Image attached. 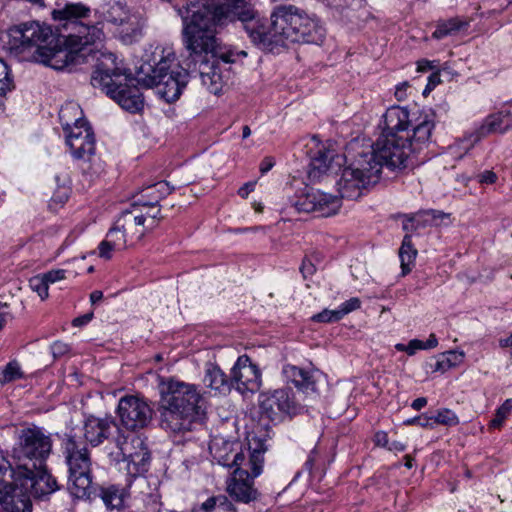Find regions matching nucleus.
<instances>
[{"mask_svg":"<svg viewBox=\"0 0 512 512\" xmlns=\"http://www.w3.org/2000/svg\"><path fill=\"white\" fill-rule=\"evenodd\" d=\"M52 451V440L39 428L23 429L13 451L16 473H27L46 464Z\"/></svg>","mask_w":512,"mask_h":512,"instance_id":"1a4fd4ad","label":"nucleus"},{"mask_svg":"<svg viewBox=\"0 0 512 512\" xmlns=\"http://www.w3.org/2000/svg\"><path fill=\"white\" fill-rule=\"evenodd\" d=\"M98 496L108 510H120L125 506L128 491L119 484H103L98 488Z\"/></svg>","mask_w":512,"mask_h":512,"instance_id":"a878e982","label":"nucleus"},{"mask_svg":"<svg viewBox=\"0 0 512 512\" xmlns=\"http://www.w3.org/2000/svg\"><path fill=\"white\" fill-rule=\"evenodd\" d=\"M129 13L120 2H113L102 8L101 19L113 25H123L129 21Z\"/></svg>","mask_w":512,"mask_h":512,"instance_id":"473e14b6","label":"nucleus"},{"mask_svg":"<svg viewBox=\"0 0 512 512\" xmlns=\"http://www.w3.org/2000/svg\"><path fill=\"white\" fill-rule=\"evenodd\" d=\"M460 27L461 22L456 18H452L447 21L439 23L432 35L436 39H441L454 32H457L460 29Z\"/></svg>","mask_w":512,"mask_h":512,"instance_id":"79ce46f5","label":"nucleus"},{"mask_svg":"<svg viewBox=\"0 0 512 512\" xmlns=\"http://www.w3.org/2000/svg\"><path fill=\"white\" fill-rule=\"evenodd\" d=\"M341 315L339 312V309L336 310H328L325 309L322 312L315 314L312 317V320L315 322H322V323H331V322H337L341 320Z\"/></svg>","mask_w":512,"mask_h":512,"instance_id":"3c124183","label":"nucleus"},{"mask_svg":"<svg viewBox=\"0 0 512 512\" xmlns=\"http://www.w3.org/2000/svg\"><path fill=\"white\" fill-rule=\"evenodd\" d=\"M174 190L173 187H170L169 183L166 181H160L154 185H151L146 188L147 196L151 198L150 201H143V206H149L154 207L156 206L159 201L166 197L167 195H170L172 191Z\"/></svg>","mask_w":512,"mask_h":512,"instance_id":"58836bf2","label":"nucleus"},{"mask_svg":"<svg viewBox=\"0 0 512 512\" xmlns=\"http://www.w3.org/2000/svg\"><path fill=\"white\" fill-rule=\"evenodd\" d=\"M511 126V120L509 114H496L489 116L484 124L480 127L477 133L476 140L486 136L489 133H504Z\"/></svg>","mask_w":512,"mask_h":512,"instance_id":"c85d7f7f","label":"nucleus"},{"mask_svg":"<svg viewBox=\"0 0 512 512\" xmlns=\"http://www.w3.org/2000/svg\"><path fill=\"white\" fill-rule=\"evenodd\" d=\"M440 83V75L439 73H432L429 76V82L426 86V89L424 90V93H426L428 90L433 89L437 84Z\"/></svg>","mask_w":512,"mask_h":512,"instance_id":"338daca9","label":"nucleus"},{"mask_svg":"<svg viewBox=\"0 0 512 512\" xmlns=\"http://www.w3.org/2000/svg\"><path fill=\"white\" fill-rule=\"evenodd\" d=\"M0 505L6 512H32V502L28 491L22 487L11 488L0 498Z\"/></svg>","mask_w":512,"mask_h":512,"instance_id":"393cba45","label":"nucleus"},{"mask_svg":"<svg viewBox=\"0 0 512 512\" xmlns=\"http://www.w3.org/2000/svg\"><path fill=\"white\" fill-rule=\"evenodd\" d=\"M189 14L187 23L199 26L203 31H211L216 36L217 28L223 27L236 20L243 24L253 43L260 46L267 21L260 17L251 0H219L206 8L201 3L200 6Z\"/></svg>","mask_w":512,"mask_h":512,"instance_id":"7ed1b4c3","label":"nucleus"},{"mask_svg":"<svg viewBox=\"0 0 512 512\" xmlns=\"http://www.w3.org/2000/svg\"><path fill=\"white\" fill-rule=\"evenodd\" d=\"M116 221L118 226L126 232V235H135L139 239L144 236V231L138 230V227L144 225V215H134L132 211L125 210Z\"/></svg>","mask_w":512,"mask_h":512,"instance_id":"2f4dec72","label":"nucleus"},{"mask_svg":"<svg viewBox=\"0 0 512 512\" xmlns=\"http://www.w3.org/2000/svg\"><path fill=\"white\" fill-rule=\"evenodd\" d=\"M126 237V232L118 226L117 221L106 234V239L109 240L112 245L117 246L121 250L126 248Z\"/></svg>","mask_w":512,"mask_h":512,"instance_id":"c03bdc74","label":"nucleus"},{"mask_svg":"<svg viewBox=\"0 0 512 512\" xmlns=\"http://www.w3.org/2000/svg\"><path fill=\"white\" fill-rule=\"evenodd\" d=\"M433 428L437 424L446 425V426H456L459 424V419L457 415L451 411L450 409L443 408L437 411L435 416L431 417Z\"/></svg>","mask_w":512,"mask_h":512,"instance_id":"37998d69","label":"nucleus"},{"mask_svg":"<svg viewBox=\"0 0 512 512\" xmlns=\"http://www.w3.org/2000/svg\"><path fill=\"white\" fill-rule=\"evenodd\" d=\"M16 463L8 462L4 458L0 459V498L4 493L11 491V488L19 485L16 477Z\"/></svg>","mask_w":512,"mask_h":512,"instance_id":"72a5a7b5","label":"nucleus"},{"mask_svg":"<svg viewBox=\"0 0 512 512\" xmlns=\"http://www.w3.org/2000/svg\"><path fill=\"white\" fill-rule=\"evenodd\" d=\"M14 87L7 64L0 59V96Z\"/></svg>","mask_w":512,"mask_h":512,"instance_id":"8fccbe9b","label":"nucleus"},{"mask_svg":"<svg viewBox=\"0 0 512 512\" xmlns=\"http://www.w3.org/2000/svg\"><path fill=\"white\" fill-rule=\"evenodd\" d=\"M406 425H419L423 428H433V423L431 417L427 416H418L411 419H408L404 422Z\"/></svg>","mask_w":512,"mask_h":512,"instance_id":"4d7b16f0","label":"nucleus"},{"mask_svg":"<svg viewBox=\"0 0 512 512\" xmlns=\"http://www.w3.org/2000/svg\"><path fill=\"white\" fill-rule=\"evenodd\" d=\"M22 377L19 364L16 361L9 362L4 369L0 371V382L9 383Z\"/></svg>","mask_w":512,"mask_h":512,"instance_id":"a18cd8bd","label":"nucleus"},{"mask_svg":"<svg viewBox=\"0 0 512 512\" xmlns=\"http://www.w3.org/2000/svg\"><path fill=\"white\" fill-rule=\"evenodd\" d=\"M344 158V155H339L334 150L319 149L311 158L308 178L311 181H316L324 174H337L344 162Z\"/></svg>","mask_w":512,"mask_h":512,"instance_id":"412c9836","label":"nucleus"},{"mask_svg":"<svg viewBox=\"0 0 512 512\" xmlns=\"http://www.w3.org/2000/svg\"><path fill=\"white\" fill-rule=\"evenodd\" d=\"M231 384L241 393L255 392L261 385V373L247 355L238 357L231 369Z\"/></svg>","mask_w":512,"mask_h":512,"instance_id":"6ab92c4d","label":"nucleus"},{"mask_svg":"<svg viewBox=\"0 0 512 512\" xmlns=\"http://www.w3.org/2000/svg\"><path fill=\"white\" fill-rule=\"evenodd\" d=\"M283 374L287 381L293 383L297 388L307 391L315 390V381L310 372L294 365H286Z\"/></svg>","mask_w":512,"mask_h":512,"instance_id":"cd10ccee","label":"nucleus"},{"mask_svg":"<svg viewBox=\"0 0 512 512\" xmlns=\"http://www.w3.org/2000/svg\"><path fill=\"white\" fill-rule=\"evenodd\" d=\"M380 175V165L370 164L365 156L357 153L350 165L343 169L337 181L338 191L342 198L357 199L362 189L376 183Z\"/></svg>","mask_w":512,"mask_h":512,"instance_id":"9b49d317","label":"nucleus"},{"mask_svg":"<svg viewBox=\"0 0 512 512\" xmlns=\"http://www.w3.org/2000/svg\"><path fill=\"white\" fill-rule=\"evenodd\" d=\"M113 54L102 55L91 76V84L106 93L123 109L137 112L143 107V98L134 79L116 66Z\"/></svg>","mask_w":512,"mask_h":512,"instance_id":"423d86ee","label":"nucleus"},{"mask_svg":"<svg viewBox=\"0 0 512 512\" xmlns=\"http://www.w3.org/2000/svg\"><path fill=\"white\" fill-rule=\"evenodd\" d=\"M360 304V300L355 297L344 302L339 308L341 318H343L346 314L358 309L360 307Z\"/></svg>","mask_w":512,"mask_h":512,"instance_id":"5fc2aeb1","label":"nucleus"},{"mask_svg":"<svg viewBox=\"0 0 512 512\" xmlns=\"http://www.w3.org/2000/svg\"><path fill=\"white\" fill-rule=\"evenodd\" d=\"M424 349V342L418 339H413L407 345V353L413 355L417 350Z\"/></svg>","mask_w":512,"mask_h":512,"instance_id":"052dcab7","label":"nucleus"},{"mask_svg":"<svg viewBox=\"0 0 512 512\" xmlns=\"http://www.w3.org/2000/svg\"><path fill=\"white\" fill-rule=\"evenodd\" d=\"M478 177L479 182L485 184H493L497 179V175L492 171H484Z\"/></svg>","mask_w":512,"mask_h":512,"instance_id":"13d9d810","label":"nucleus"},{"mask_svg":"<svg viewBox=\"0 0 512 512\" xmlns=\"http://www.w3.org/2000/svg\"><path fill=\"white\" fill-rule=\"evenodd\" d=\"M115 426L116 424L111 417L89 416L84 421V437L92 446H98L109 437L112 427Z\"/></svg>","mask_w":512,"mask_h":512,"instance_id":"5701e85b","label":"nucleus"},{"mask_svg":"<svg viewBox=\"0 0 512 512\" xmlns=\"http://www.w3.org/2000/svg\"><path fill=\"white\" fill-rule=\"evenodd\" d=\"M121 249L117 246L112 245V243L106 238L100 242L98 246V255L99 257L109 260L112 258L113 251H120Z\"/></svg>","mask_w":512,"mask_h":512,"instance_id":"603ef678","label":"nucleus"},{"mask_svg":"<svg viewBox=\"0 0 512 512\" xmlns=\"http://www.w3.org/2000/svg\"><path fill=\"white\" fill-rule=\"evenodd\" d=\"M193 512H237L232 503L224 495L208 498Z\"/></svg>","mask_w":512,"mask_h":512,"instance_id":"e433bc0d","label":"nucleus"},{"mask_svg":"<svg viewBox=\"0 0 512 512\" xmlns=\"http://www.w3.org/2000/svg\"><path fill=\"white\" fill-rule=\"evenodd\" d=\"M19 486L35 498H43L59 489L56 479L48 471L47 465L36 467L27 473H16Z\"/></svg>","mask_w":512,"mask_h":512,"instance_id":"f3484780","label":"nucleus"},{"mask_svg":"<svg viewBox=\"0 0 512 512\" xmlns=\"http://www.w3.org/2000/svg\"><path fill=\"white\" fill-rule=\"evenodd\" d=\"M274 165L275 161L272 157H265L260 163L259 170L261 174H265L270 171Z\"/></svg>","mask_w":512,"mask_h":512,"instance_id":"bf43d9fd","label":"nucleus"},{"mask_svg":"<svg viewBox=\"0 0 512 512\" xmlns=\"http://www.w3.org/2000/svg\"><path fill=\"white\" fill-rule=\"evenodd\" d=\"M189 72L176 62L175 55L168 53L156 63L142 65L136 81L145 87H156L158 95L171 103L179 99L188 83Z\"/></svg>","mask_w":512,"mask_h":512,"instance_id":"0eeeda50","label":"nucleus"},{"mask_svg":"<svg viewBox=\"0 0 512 512\" xmlns=\"http://www.w3.org/2000/svg\"><path fill=\"white\" fill-rule=\"evenodd\" d=\"M409 111L406 108L394 106L387 109L383 116L382 133L380 136H401L410 125Z\"/></svg>","mask_w":512,"mask_h":512,"instance_id":"b1692460","label":"nucleus"},{"mask_svg":"<svg viewBox=\"0 0 512 512\" xmlns=\"http://www.w3.org/2000/svg\"><path fill=\"white\" fill-rule=\"evenodd\" d=\"M117 414L127 430L136 431L150 423L153 410L143 399L124 396L119 400Z\"/></svg>","mask_w":512,"mask_h":512,"instance_id":"2eb2a0df","label":"nucleus"},{"mask_svg":"<svg viewBox=\"0 0 512 512\" xmlns=\"http://www.w3.org/2000/svg\"><path fill=\"white\" fill-rule=\"evenodd\" d=\"M315 191L313 189L307 190L305 193L297 196L291 200V206L295 208L297 212H315L316 202Z\"/></svg>","mask_w":512,"mask_h":512,"instance_id":"ea45409f","label":"nucleus"},{"mask_svg":"<svg viewBox=\"0 0 512 512\" xmlns=\"http://www.w3.org/2000/svg\"><path fill=\"white\" fill-rule=\"evenodd\" d=\"M512 410V399H507L496 410L494 418L490 421L491 428H500Z\"/></svg>","mask_w":512,"mask_h":512,"instance_id":"49530a36","label":"nucleus"},{"mask_svg":"<svg viewBox=\"0 0 512 512\" xmlns=\"http://www.w3.org/2000/svg\"><path fill=\"white\" fill-rule=\"evenodd\" d=\"M203 382L207 387L221 393L229 391L232 386L231 379H228L220 367L213 363L206 364Z\"/></svg>","mask_w":512,"mask_h":512,"instance_id":"bb28decb","label":"nucleus"},{"mask_svg":"<svg viewBox=\"0 0 512 512\" xmlns=\"http://www.w3.org/2000/svg\"><path fill=\"white\" fill-rule=\"evenodd\" d=\"M7 35L9 49L15 53H22L32 47L39 50L40 46L52 44L57 40L56 33L49 26L41 25L36 21L14 26L8 30Z\"/></svg>","mask_w":512,"mask_h":512,"instance_id":"ddd939ff","label":"nucleus"},{"mask_svg":"<svg viewBox=\"0 0 512 512\" xmlns=\"http://www.w3.org/2000/svg\"><path fill=\"white\" fill-rule=\"evenodd\" d=\"M316 207L315 212H319L321 216L328 217L338 212L341 201L337 196L315 191Z\"/></svg>","mask_w":512,"mask_h":512,"instance_id":"f704fd0d","label":"nucleus"},{"mask_svg":"<svg viewBox=\"0 0 512 512\" xmlns=\"http://www.w3.org/2000/svg\"><path fill=\"white\" fill-rule=\"evenodd\" d=\"M261 415L270 421H280L283 415H295L301 407L288 389H277L260 397Z\"/></svg>","mask_w":512,"mask_h":512,"instance_id":"dca6fc26","label":"nucleus"},{"mask_svg":"<svg viewBox=\"0 0 512 512\" xmlns=\"http://www.w3.org/2000/svg\"><path fill=\"white\" fill-rule=\"evenodd\" d=\"M65 138L75 159H89L95 153L94 133L87 122L66 131Z\"/></svg>","mask_w":512,"mask_h":512,"instance_id":"aec40b11","label":"nucleus"},{"mask_svg":"<svg viewBox=\"0 0 512 512\" xmlns=\"http://www.w3.org/2000/svg\"><path fill=\"white\" fill-rule=\"evenodd\" d=\"M433 129V120L429 115H425L414 127L412 139L409 138V142L412 143L413 152L420 150L422 145L426 144L430 140Z\"/></svg>","mask_w":512,"mask_h":512,"instance_id":"c756f323","label":"nucleus"},{"mask_svg":"<svg viewBox=\"0 0 512 512\" xmlns=\"http://www.w3.org/2000/svg\"><path fill=\"white\" fill-rule=\"evenodd\" d=\"M255 182H248L245 183L242 187L238 190V195L242 198H247L249 193H251L254 190Z\"/></svg>","mask_w":512,"mask_h":512,"instance_id":"e2e57ef3","label":"nucleus"},{"mask_svg":"<svg viewBox=\"0 0 512 512\" xmlns=\"http://www.w3.org/2000/svg\"><path fill=\"white\" fill-rule=\"evenodd\" d=\"M87 47L74 49L66 43L53 42L46 46H40L33 52L32 57L36 62L43 63L55 70L69 69L73 66L87 62Z\"/></svg>","mask_w":512,"mask_h":512,"instance_id":"4468645a","label":"nucleus"},{"mask_svg":"<svg viewBox=\"0 0 512 512\" xmlns=\"http://www.w3.org/2000/svg\"><path fill=\"white\" fill-rule=\"evenodd\" d=\"M212 458L223 467L239 468L243 464L249 449H244L241 442L226 440L223 437H214L209 444Z\"/></svg>","mask_w":512,"mask_h":512,"instance_id":"a211bd4d","label":"nucleus"},{"mask_svg":"<svg viewBox=\"0 0 512 512\" xmlns=\"http://www.w3.org/2000/svg\"><path fill=\"white\" fill-rule=\"evenodd\" d=\"M264 462L263 452L254 450L249 453V466L251 474L241 467L236 468L233 476L227 483V492L235 501L249 503L258 498V492L254 488V478L260 475Z\"/></svg>","mask_w":512,"mask_h":512,"instance_id":"f8f14e48","label":"nucleus"},{"mask_svg":"<svg viewBox=\"0 0 512 512\" xmlns=\"http://www.w3.org/2000/svg\"><path fill=\"white\" fill-rule=\"evenodd\" d=\"M463 359V352L448 351L444 353L442 357L435 362L433 366V371L445 372L448 369L459 365L463 361Z\"/></svg>","mask_w":512,"mask_h":512,"instance_id":"a19ab883","label":"nucleus"},{"mask_svg":"<svg viewBox=\"0 0 512 512\" xmlns=\"http://www.w3.org/2000/svg\"><path fill=\"white\" fill-rule=\"evenodd\" d=\"M63 456L68 472V489L79 499L92 495V459L87 446L74 435L66 434L62 440Z\"/></svg>","mask_w":512,"mask_h":512,"instance_id":"6e6552de","label":"nucleus"},{"mask_svg":"<svg viewBox=\"0 0 512 512\" xmlns=\"http://www.w3.org/2000/svg\"><path fill=\"white\" fill-rule=\"evenodd\" d=\"M82 110L75 103H67L59 111V119L64 132L69 131L74 126L85 124L87 121L82 118Z\"/></svg>","mask_w":512,"mask_h":512,"instance_id":"7c9ffc66","label":"nucleus"},{"mask_svg":"<svg viewBox=\"0 0 512 512\" xmlns=\"http://www.w3.org/2000/svg\"><path fill=\"white\" fill-rule=\"evenodd\" d=\"M412 152L408 136H379L370 150L360 151L370 164H379L380 170L383 166L392 170L406 168Z\"/></svg>","mask_w":512,"mask_h":512,"instance_id":"9d476101","label":"nucleus"},{"mask_svg":"<svg viewBox=\"0 0 512 512\" xmlns=\"http://www.w3.org/2000/svg\"><path fill=\"white\" fill-rule=\"evenodd\" d=\"M50 349L55 360L67 355L71 350L70 345L62 341H55Z\"/></svg>","mask_w":512,"mask_h":512,"instance_id":"864d4df0","label":"nucleus"},{"mask_svg":"<svg viewBox=\"0 0 512 512\" xmlns=\"http://www.w3.org/2000/svg\"><path fill=\"white\" fill-rule=\"evenodd\" d=\"M90 9L81 3L67 4L63 9L54 10L53 18L60 21L56 27V44L66 43L74 49L87 47V60L96 59L97 63L104 53L95 51L92 45L103 38L102 30L97 25H85L80 18L88 16Z\"/></svg>","mask_w":512,"mask_h":512,"instance_id":"39448f33","label":"nucleus"},{"mask_svg":"<svg viewBox=\"0 0 512 512\" xmlns=\"http://www.w3.org/2000/svg\"><path fill=\"white\" fill-rule=\"evenodd\" d=\"M445 216L446 214L441 211L426 210L411 214L409 221L415 223V226L412 225V228L418 229L426 226H437L439 225V220H442Z\"/></svg>","mask_w":512,"mask_h":512,"instance_id":"4c0bfd02","label":"nucleus"},{"mask_svg":"<svg viewBox=\"0 0 512 512\" xmlns=\"http://www.w3.org/2000/svg\"><path fill=\"white\" fill-rule=\"evenodd\" d=\"M375 443L377 446L388 447L390 442L388 440L387 434L383 431H380L375 434Z\"/></svg>","mask_w":512,"mask_h":512,"instance_id":"680f3d73","label":"nucleus"},{"mask_svg":"<svg viewBox=\"0 0 512 512\" xmlns=\"http://www.w3.org/2000/svg\"><path fill=\"white\" fill-rule=\"evenodd\" d=\"M300 271L302 272L304 277H307V275H311L314 273L315 268L314 265L310 261H303Z\"/></svg>","mask_w":512,"mask_h":512,"instance_id":"69168bd1","label":"nucleus"},{"mask_svg":"<svg viewBox=\"0 0 512 512\" xmlns=\"http://www.w3.org/2000/svg\"><path fill=\"white\" fill-rule=\"evenodd\" d=\"M122 455L128 460V471L141 474L147 471L150 453L139 437L132 438L130 443L118 442Z\"/></svg>","mask_w":512,"mask_h":512,"instance_id":"4be33fe9","label":"nucleus"},{"mask_svg":"<svg viewBox=\"0 0 512 512\" xmlns=\"http://www.w3.org/2000/svg\"><path fill=\"white\" fill-rule=\"evenodd\" d=\"M260 46L290 43L319 44L324 39V29L305 11L293 6H277L271 14V22L266 25Z\"/></svg>","mask_w":512,"mask_h":512,"instance_id":"20e7f679","label":"nucleus"},{"mask_svg":"<svg viewBox=\"0 0 512 512\" xmlns=\"http://www.w3.org/2000/svg\"><path fill=\"white\" fill-rule=\"evenodd\" d=\"M416 256L417 250L413 247L411 236L406 234L399 249V258L401 261V270L403 276L411 272Z\"/></svg>","mask_w":512,"mask_h":512,"instance_id":"c9c22d12","label":"nucleus"},{"mask_svg":"<svg viewBox=\"0 0 512 512\" xmlns=\"http://www.w3.org/2000/svg\"><path fill=\"white\" fill-rule=\"evenodd\" d=\"M408 86L407 82H403L396 87L395 96L398 100H403L406 97V88Z\"/></svg>","mask_w":512,"mask_h":512,"instance_id":"774afa93","label":"nucleus"},{"mask_svg":"<svg viewBox=\"0 0 512 512\" xmlns=\"http://www.w3.org/2000/svg\"><path fill=\"white\" fill-rule=\"evenodd\" d=\"M29 287L36 292L39 297L44 300L48 298L49 293V284L45 280L44 276L42 274L36 275L29 280Z\"/></svg>","mask_w":512,"mask_h":512,"instance_id":"de8ad7c7","label":"nucleus"},{"mask_svg":"<svg viewBox=\"0 0 512 512\" xmlns=\"http://www.w3.org/2000/svg\"><path fill=\"white\" fill-rule=\"evenodd\" d=\"M201 3L203 4L204 7L209 8L210 5L214 3H219V0H190L188 3H186L178 9V12L182 17L183 22H187L189 14H192V11L197 9L193 8L192 6H200Z\"/></svg>","mask_w":512,"mask_h":512,"instance_id":"09e8293b","label":"nucleus"},{"mask_svg":"<svg viewBox=\"0 0 512 512\" xmlns=\"http://www.w3.org/2000/svg\"><path fill=\"white\" fill-rule=\"evenodd\" d=\"M183 43L189 55L185 60L189 76L198 77L202 84L214 94L222 88L220 61L231 63L232 54L222 52L217 38L211 31H203L195 24L184 22Z\"/></svg>","mask_w":512,"mask_h":512,"instance_id":"f03ea898","label":"nucleus"},{"mask_svg":"<svg viewBox=\"0 0 512 512\" xmlns=\"http://www.w3.org/2000/svg\"><path fill=\"white\" fill-rule=\"evenodd\" d=\"M160 425L166 431H191L206 419V401L194 384L168 379L159 384Z\"/></svg>","mask_w":512,"mask_h":512,"instance_id":"f257e3e1","label":"nucleus"},{"mask_svg":"<svg viewBox=\"0 0 512 512\" xmlns=\"http://www.w3.org/2000/svg\"><path fill=\"white\" fill-rule=\"evenodd\" d=\"M92 316H93V314L89 313V314H85L83 316L77 317L72 321V324L75 327L83 326V325L87 324L92 319Z\"/></svg>","mask_w":512,"mask_h":512,"instance_id":"0e129e2a","label":"nucleus"},{"mask_svg":"<svg viewBox=\"0 0 512 512\" xmlns=\"http://www.w3.org/2000/svg\"><path fill=\"white\" fill-rule=\"evenodd\" d=\"M42 275L44 276V278L48 284H52L57 281L65 279L66 278V270H64V269L51 270Z\"/></svg>","mask_w":512,"mask_h":512,"instance_id":"6e6d98bb","label":"nucleus"}]
</instances>
